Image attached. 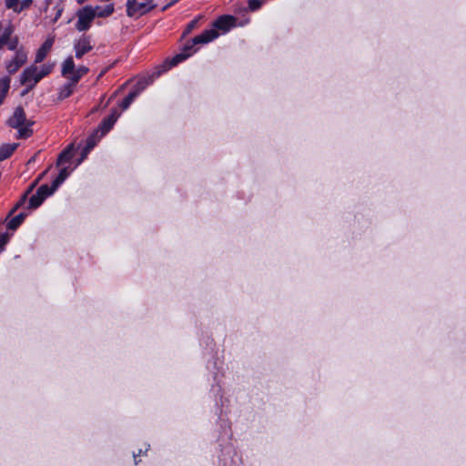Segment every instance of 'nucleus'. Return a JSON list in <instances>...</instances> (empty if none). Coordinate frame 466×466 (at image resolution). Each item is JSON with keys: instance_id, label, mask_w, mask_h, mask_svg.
<instances>
[{"instance_id": "1", "label": "nucleus", "mask_w": 466, "mask_h": 466, "mask_svg": "<svg viewBox=\"0 0 466 466\" xmlns=\"http://www.w3.org/2000/svg\"><path fill=\"white\" fill-rule=\"evenodd\" d=\"M7 125L17 129L18 138H27L33 134L31 127L34 121L26 118L25 110L20 106L15 109L12 116L7 120Z\"/></svg>"}, {"instance_id": "2", "label": "nucleus", "mask_w": 466, "mask_h": 466, "mask_svg": "<svg viewBox=\"0 0 466 466\" xmlns=\"http://www.w3.org/2000/svg\"><path fill=\"white\" fill-rule=\"evenodd\" d=\"M52 69L53 65L30 66L21 74L20 83L33 88L43 77L50 74Z\"/></svg>"}, {"instance_id": "3", "label": "nucleus", "mask_w": 466, "mask_h": 466, "mask_svg": "<svg viewBox=\"0 0 466 466\" xmlns=\"http://www.w3.org/2000/svg\"><path fill=\"white\" fill-rule=\"evenodd\" d=\"M13 34L14 28L10 23H0V49L4 46L12 51L18 48V38Z\"/></svg>"}, {"instance_id": "4", "label": "nucleus", "mask_w": 466, "mask_h": 466, "mask_svg": "<svg viewBox=\"0 0 466 466\" xmlns=\"http://www.w3.org/2000/svg\"><path fill=\"white\" fill-rule=\"evenodd\" d=\"M77 22L76 28L79 32L86 31L90 28L93 20L96 18L93 13V6L86 5L79 9L76 13Z\"/></svg>"}, {"instance_id": "5", "label": "nucleus", "mask_w": 466, "mask_h": 466, "mask_svg": "<svg viewBox=\"0 0 466 466\" xmlns=\"http://www.w3.org/2000/svg\"><path fill=\"white\" fill-rule=\"evenodd\" d=\"M15 56L12 60L5 63L6 71L13 75L18 71V69L25 64L27 60V53L23 47L16 48Z\"/></svg>"}, {"instance_id": "6", "label": "nucleus", "mask_w": 466, "mask_h": 466, "mask_svg": "<svg viewBox=\"0 0 466 466\" xmlns=\"http://www.w3.org/2000/svg\"><path fill=\"white\" fill-rule=\"evenodd\" d=\"M155 7L152 0L145 2H136L131 5H127V13L128 16H140L145 13L150 11Z\"/></svg>"}, {"instance_id": "7", "label": "nucleus", "mask_w": 466, "mask_h": 466, "mask_svg": "<svg viewBox=\"0 0 466 466\" xmlns=\"http://www.w3.org/2000/svg\"><path fill=\"white\" fill-rule=\"evenodd\" d=\"M57 187H54V185H42L39 187L35 194L29 198V204H42L47 197L51 196Z\"/></svg>"}, {"instance_id": "8", "label": "nucleus", "mask_w": 466, "mask_h": 466, "mask_svg": "<svg viewBox=\"0 0 466 466\" xmlns=\"http://www.w3.org/2000/svg\"><path fill=\"white\" fill-rule=\"evenodd\" d=\"M19 207L20 206H14V208L8 213V216L5 219L7 229H10V230L17 229L21 226V224L24 222L25 218L27 217V213L25 211L20 212L15 216H13L14 213L16 211V209Z\"/></svg>"}, {"instance_id": "9", "label": "nucleus", "mask_w": 466, "mask_h": 466, "mask_svg": "<svg viewBox=\"0 0 466 466\" xmlns=\"http://www.w3.org/2000/svg\"><path fill=\"white\" fill-rule=\"evenodd\" d=\"M91 38L88 35H82L76 40L74 44V50L76 58H81L85 54L92 50Z\"/></svg>"}, {"instance_id": "10", "label": "nucleus", "mask_w": 466, "mask_h": 466, "mask_svg": "<svg viewBox=\"0 0 466 466\" xmlns=\"http://www.w3.org/2000/svg\"><path fill=\"white\" fill-rule=\"evenodd\" d=\"M218 36V33L215 28H211L204 31L199 35L194 37L192 44L190 46H195L198 44H208L213 40H215Z\"/></svg>"}, {"instance_id": "11", "label": "nucleus", "mask_w": 466, "mask_h": 466, "mask_svg": "<svg viewBox=\"0 0 466 466\" xmlns=\"http://www.w3.org/2000/svg\"><path fill=\"white\" fill-rule=\"evenodd\" d=\"M235 18L230 15H222L213 24V28L228 32L231 27L234 26Z\"/></svg>"}, {"instance_id": "12", "label": "nucleus", "mask_w": 466, "mask_h": 466, "mask_svg": "<svg viewBox=\"0 0 466 466\" xmlns=\"http://www.w3.org/2000/svg\"><path fill=\"white\" fill-rule=\"evenodd\" d=\"M54 44L53 38L46 39L44 44L41 46V47L37 50L35 63H41L45 57L46 56L47 53L51 50Z\"/></svg>"}, {"instance_id": "13", "label": "nucleus", "mask_w": 466, "mask_h": 466, "mask_svg": "<svg viewBox=\"0 0 466 466\" xmlns=\"http://www.w3.org/2000/svg\"><path fill=\"white\" fill-rule=\"evenodd\" d=\"M196 50L193 49V46L187 45L182 53L177 54L169 61L170 66H177L178 63L184 61L188 56H190Z\"/></svg>"}, {"instance_id": "14", "label": "nucleus", "mask_w": 466, "mask_h": 466, "mask_svg": "<svg viewBox=\"0 0 466 466\" xmlns=\"http://www.w3.org/2000/svg\"><path fill=\"white\" fill-rule=\"evenodd\" d=\"M76 66L72 56H68L62 64L61 74L69 79V76L75 75Z\"/></svg>"}, {"instance_id": "15", "label": "nucleus", "mask_w": 466, "mask_h": 466, "mask_svg": "<svg viewBox=\"0 0 466 466\" xmlns=\"http://www.w3.org/2000/svg\"><path fill=\"white\" fill-rule=\"evenodd\" d=\"M114 12V5L112 4L105 6L96 5L93 6V13L95 17H106Z\"/></svg>"}, {"instance_id": "16", "label": "nucleus", "mask_w": 466, "mask_h": 466, "mask_svg": "<svg viewBox=\"0 0 466 466\" xmlns=\"http://www.w3.org/2000/svg\"><path fill=\"white\" fill-rule=\"evenodd\" d=\"M11 79L9 76H3L0 78V105L4 102L9 89Z\"/></svg>"}, {"instance_id": "17", "label": "nucleus", "mask_w": 466, "mask_h": 466, "mask_svg": "<svg viewBox=\"0 0 466 466\" xmlns=\"http://www.w3.org/2000/svg\"><path fill=\"white\" fill-rule=\"evenodd\" d=\"M17 144H4L0 147V161L8 158L16 149Z\"/></svg>"}, {"instance_id": "18", "label": "nucleus", "mask_w": 466, "mask_h": 466, "mask_svg": "<svg viewBox=\"0 0 466 466\" xmlns=\"http://www.w3.org/2000/svg\"><path fill=\"white\" fill-rule=\"evenodd\" d=\"M142 89H144V86L137 87L136 90L130 92L128 96L124 98V100L120 104V106L122 107L123 110H126L129 107L131 103L138 96Z\"/></svg>"}, {"instance_id": "19", "label": "nucleus", "mask_w": 466, "mask_h": 466, "mask_svg": "<svg viewBox=\"0 0 466 466\" xmlns=\"http://www.w3.org/2000/svg\"><path fill=\"white\" fill-rule=\"evenodd\" d=\"M75 85L72 81L65 85L59 91L58 98L62 100L68 97L73 93Z\"/></svg>"}, {"instance_id": "20", "label": "nucleus", "mask_w": 466, "mask_h": 466, "mask_svg": "<svg viewBox=\"0 0 466 466\" xmlns=\"http://www.w3.org/2000/svg\"><path fill=\"white\" fill-rule=\"evenodd\" d=\"M88 72V68L86 66H81L76 68L75 75L69 76V80L73 82V84H76L79 79L85 76Z\"/></svg>"}, {"instance_id": "21", "label": "nucleus", "mask_w": 466, "mask_h": 466, "mask_svg": "<svg viewBox=\"0 0 466 466\" xmlns=\"http://www.w3.org/2000/svg\"><path fill=\"white\" fill-rule=\"evenodd\" d=\"M69 171L66 167H64L60 170L58 176L54 179L52 184L54 185V187H58L68 177Z\"/></svg>"}, {"instance_id": "22", "label": "nucleus", "mask_w": 466, "mask_h": 466, "mask_svg": "<svg viewBox=\"0 0 466 466\" xmlns=\"http://www.w3.org/2000/svg\"><path fill=\"white\" fill-rule=\"evenodd\" d=\"M114 121L110 118H106L100 125L101 137L106 134L114 126Z\"/></svg>"}, {"instance_id": "23", "label": "nucleus", "mask_w": 466, "mask_h": 466, "mask_svg": "<svg viewBox=\"0 0 466 466\" xmlns=\"http://www.w3.org/2000/svg\"><path fill=\"white\" fill-rule=\"evenodd\" d=\"M71 157H72V153H71L70 149H66L60 154L58 160H57V164L60 165V164L68 162L71 159Z\"/></svg>"}, {"instance_id": "24", "label": "nucleus", "mask_w": 466, "mask_h": 466, "mask_svg": "<svg viewBox=\"0 0 466 466\" xmlns=\"http://www.w3.org/2000/svg\"><path fill=\"white\" fill-rule=\"evenodd\" d=\"M97 132H96V134H94L93 136H91L87 141H86V147L85 148V153L86 154L87 152H89L96 144V135H97Z\"/></svg>"}, {"instance_id": "25", "label": "nucleus", "mask_w": 466, "mask_h": 466, "mask_svg": "<svg viewBox=\"0 0 466 466\" xmlns=\"http://www.w3.org/2000/svg\"><path fill=\"white\" fill-rule=\"evenodd\" d=\"M10 240V234L7 232L1 233L0 234V251H3L5 249V245Z\"/></svg>"}, {"instance_id": "26", "label": "nucleus", "mask_w": 466, "mask_h": 466, "mask_svg": "<svg viewBox=\"0 0 466 466\" xmlns=\"http://www.w3.org/2000/svg\"><path fill=\"white\" fill-rule=\"evenodd\" d=\"M19 0H5V6L8 9H13L15 12H17L18 5H19Z\"/></svg>"}, {"instance_id": "27", "label": "nucleus", "mask_w": 466, "mask_h": 466, "mask_svg": "<svg viewBox=\"0 0 466 466\" xmlns=\"http://www.w3.org/2000/svg\"><path fill=\"white\" fill-rule=\"evenodd\" d=\"M261 5V2L259 0H249L248 7L250 10L255 11L258 9Z\"/></svg>"}, {"instance_id": "28", "label": "nucleus", "mask_w": 466, "mask_h": 466, "mask_svg": "<svg viewBox=\"0 0 466 466\" xmlns=\"http://www.w3.org/2000/svg\"><path fill=\"white\" fill-rule=\"evenodd\" d=\"M32 4V0H23L21 4L18 5V10L16 13L21 12L22 10L28 8Z\"/></svg>"}, {"instance_id": "29", "label": "nucleus", "mask_w": 466, "mask_h": 466, "mask_svg": "<svg viewBox=\"0 0 466 466\" xmlns=\"http://www.w3.org/2000/svg\"><path fill=\"white\" fill-rule=\"evenodd\" d=\"M119 116L120 114L116 110H114L112 111L108 118H110L112 121H114V123H116Z\"/></svg>"}, {"instance_id": "30", "label": "nucleus", "mask_w": 466, "mask_h": 466, "mask_svg": "<svg viewBox=\"0 0 466 466\" xmlns=\"http://www.w3.org/2000/svg\"><path fill=\"white\" fill-rule=\"evenodd\" d=\"M197 23H198V19L191 21L188 25V30H191L192 28H194L196 26Z\"/></svg>"}, {"instance_id": "31", "label": "nucleus", "mask_w": 466, "mask_h": 466, "mask_svg": "<svg viewBox=\"0 0 466 466\" xmlns=\"http://www.w3.org/2000/svg\"><path fill=\"white\" fill-rule=\"evenodd\" d=\"M137 2V0H127V5H131Z\"/></svg>"}, {"instance_id": "32", "label": "nucleus", "mask_w": 466, "mask_h": 466, "mask_svg": "<svg viewBox=\"0 0 466 466\" xmlns=\"http://www.w3.org/2000/svg\"><path fill=\"white\" fill-rule=\"evenodd\" d=\"M39 206H36V205H34V206H28L29 208H32V209H35L37 208Z\"/></svg>"}]
</instances>
